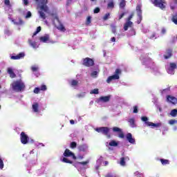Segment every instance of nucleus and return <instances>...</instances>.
<instances>
[{"mask_svg": "<svg viewBox=\"0 0 177 177\" xmlns=\"http://www.w3.org/2000/svg\"><path fill=\"white\" fill-rule=\"evenodd\" d=\"M171 21L174 24L177 25V12H176L174 15H172Z\"/></svg>", "mask_w": 177, "mask_h": 177, "instance_id": "28", "label": "nucleus"}, {"mask_svg": "<svg viewBox=\"0 0 177 177\" xmlns=\"http://www.w3.org/2000/svg\"><path fill=\"white\" fill-rule=\"evenodd\" d=\"M166 100L169 103H171V104H177V98L176 97L172 96V95H167Z\"/></svg>", "mask_w": 177, "mask_h": 177, "instance_id": "10", "label": "nucleus"}, {"mask_svg": "<svg viewBox=\"0 0 177 177\" xmlns=\"http://www.w3.org/2000/svg\"><path fill=\"white\" fill-rule=\"evenodd\" d=\"M96 132H98V133H103V135H105L108 139H110L111 138V136L109 134V132H110V129L109 127H100L95 129Z\"/></svg>", "mask_w": 177, "mask_h": 177, "instance_id": "3", "label": "nucleus"}, {"mask_svg": "<svg viewBox=\"0 0 177 177\" xmlns=\"http://www.w3.org/2000/svg\"><path fill=\"white\" fill-rule=\"evenodd\" d=\"M22 1L26 6H27V5H28V0H22Z\"/></svg>", "mask_w": 177, "mask_h": 177, "instance_id": "60", "label": "nucleus"}, {"mask_svg": "<svg viewBox=\"0 0 177 177\" xmlns=\"http://www.w3.org/2000/svg\"><path fill=\"white\" fill-rule=\"evenodd\" d=\"M71 86H77L78 85V80H72L71 82Z\"/></svg>", "mask_w": 177, "mask_h": 177, "instance_id": "35", "label": "nucleus"}, {"mask_svg": "<svg viewBox=\"0 0 177 177\" xmlns=\"http://www.w3.org/2000/svg\"><path fill=\"white\" fill-rule=\"evenodd\" d=\"M91 95H99V89L95 88L90 92Z\"/></svg>", "mask_w": 177, "mask_h": 177, "instance_id": "36", "label": "nucleus"}, {"mask_svg": "<svg viewBox=\"0 0 177 177\" xmlns=\"http://www.w3.org/2000/svg\"><path fill=\"white\" fill-rule=\"evenodd\" d=\"M142 121H143L144 122H145L147 127H151L152 128H158L160 127H161V123H153L151 122H148L149 118H147V117L146 116H142L141 118Z\"/></svg>", "mask_w": 177, "mask_h": 177, "instance_id": "2", "label": "nucleus"}, {"mask_svg": "<svg viewBox=\"0 0 177 177\" xmlns=\"http://www.w3.org/2000/svg\"><path fill=\"white\" fill-rule=\"evenodd\" d=\"M114 80H120V75H113L109 76L106 80V82H107V84H110V82H111Z\"/></svg>", "mask_w": 177, "mask_h": 177, "instance_id": "15", "label": "nucleus"}, {"mask_svg": "<svg viewBox=\"0 0 177 177\" xmlns=\"http://www.w3.org/2000/svg\"><path fill=\"white\" fill-rule=\"evenodd\" d=\"M59 23V26H57V30H59V31H62V32H66V28L64 27V26L63 25V24H62V22H58Z\"/></svg>", "mask_w": 177, "mask_h": 177, "instance_id": "20", "label": "nucleus"}, {"mask_svg": "<svg viewBox=\"0 0 177 177\" xmlns=\"http://www.w3.org/2000/svg\"><path fill=\"white\" fill-rule=\"evenodd\" d=\"M152 3L156 8H160L162 10L165 9V0H151Z\"/></svg>", "mask_w": 177, "mask_h": 177, "instance_id": "4", "label": "nucleus"}, {"mask_svg": "<svg viewBox=\"0 0 177 177\" xmlns=\"http://www.w3.org/2000/svg\"><path fill=\"white\" fill-rule=\"evenodd\" d=\"M28 42L32 48H37V43L35 41H32L31 40H28Z\"/></svg>", "mask_w": 177, "mask_h": 177, "instance_id": "40", "label": "nucleus"}, {"mask_svg": "<svg viewBox=\"0 0 177 177\" xmlns=\"http://www.w3.org/2000/svg\"><path fill=\"white\" fill-rule=\"evenodd\" d=\"M31 70L33 72L38 71V67H37V66H32L31 67Z\"/></svg>", "mask_w": 177, "mask_h": 177, "instance_id": "55", "label": "nucleus"}, {"mask_svg": "<svg viewBox=\"0 0 177 177\" xmlns=\"http://www.w3.org/2000/svg\"><path fill=\"white\" fill-rule=\"evenodd\" d=\"M129 124H130V127L131 128H135L136 127V124H135V119L133 118H131L129 120Z\"/></svg>", "mask_w": 177, "mask_h": 177, "instance_id": "30", "label": "nucleus"}, {"mask_svg": "<svg viewBox=\"0 0 177 177\" xmlns=\"http://www.w3.org/2000/svg\"><path fill=\"white\" fill-rule=\"evenodd\" d=\"M132 27H133V22L126 21V22L124 24L123 28L124 31H128V28H132Z\"/></svg>", "mask_w": 177, "mask_h": 177, "instance_id": "12", "label": "nucleus"}, {"mask_svg": "<svg viewBox=\"0 0 177 177\" xmlns=\"http://www.w3.org/2000/svg\"><path fill=\"white\" fill-rule=\"evenodd\" d=\"M160 162L162 165H167L169 164V160L167 159H160Z\"/></svg>", "mask_w": 177, "mask_h": 177, "instance_id": "34", "label": "nucleus"}, {"mask_svg": "<svg viewBox=\"0 0 177 177\" xmlns=\"http://www.w3.org/2000/svg\"><path fill=\"white\" fill-rule=\"evenodd\" d=\"M40 31H41V26H39L37 28V30L34 32L33 37H35V35H37L38 32H40Z\"/></svg>", "mask_w": 177, "mask_h": 177, "instance_id": "43", "label": "nucleus"}, {"mask_svg": "<svg viewBox=\"0 0 177 177\" xmlns=\"http://www.w3.org/2000/svg\"><path fill=\"white\" fill-rule=\"evenodd\" d=\"M135 15V14L133 12H132L129 17L127 19L126 21H131V20H132V18L133 17V16Z\"/></svg>", "mask_w": 177, "mask_h": 177, "instance_id": "47", "label": "nucleus"}, {"mask_svg": "<svg viewBox=\"0 0 177 177\" xmlns=\"http://www.w3.org/2000/svg\"><path fill=\"white\" fill-rule=\"evenodd\" d=\"M121 74V69L117 68L115 71V75H120Z\"/></svg>", "mask_w": 177, "mask_h": 177, "instance_id": "51", "label": "nucleus"}, {"mask_svg": "<svg viewBox=\"0 0 177 177\" xmlns=\"http://www.w3.org/2000/svg\"><path fill=\"white\" fill-rule=\"evenodd\" d=\"M175 122H176V120H170L169 121V124L170 125H174V124H175Z\"/></svg>", "mask_w": 177, "mask_h": 177, "instance_id": "56", "label": "nucleus"}, {"mask_svg": "<svg viewBox=\"0 0 177 177\" xmlns=\"http://www.w3.org/2000/svg\"><path fill=\"white\" fill-rule=\"evenodd\" d=\"M126 15V12H123L122 13L120 16H119V20H121V19H122V17H124Z\"/></svg>", "mask_w": 177, "mask_h": 177, "instance_id": "58", "label": "nucleus"}, {"mask_svg": "<svg viewBox=\"0 0 177 177\" xmlns=\"http://www.w3.org/2000/svg\"><path fill=\"white\" fill-rule=\"evenodd\" d=\"M61 161L62 162H65L66 164H73V161L68 160V158H66V156L64 158H63Z\"/></svg>", "mask_w": 177, "mask_h": 177, "instance_id": "27", "label": "nucleus"}, {"mask_svg": "<svg viewBox=\"0 0 177 177\" xmlns=\"http://www.w3.org/2000/svg\"><path fill=\"white\" fill-rule=\"evenodd\" d=\"M170 115L171 117H176L177 115V109H173L171 111Z\"/></svg>", "mask_w": 177, "mask_h": 177, "instance_id": "37", "label": "nucleus"}, {"mask_svg": "<svg viewBox=\"0 0 177 177\" xmlns=\"http://www.w3.org/2000/svg\"><path fill=\"white\" fill-rule=\"evenodd\" d=\"M20 140L22 145H27V143H28V140H30V138L24 131H22L20 134Z\"/></svg>", "mask_w": 177, "mask_h": 177, "instance_id": "6", "label": "nucleus"}, {"mask_svg": "<svg viewBox=\"0 0 177 177\" xmlns=\"http://www.w3.org/2000/svg\"><path fill=\"white\" fill-rule=\"evenodd\" d=\"M111 31L113 34H117V28L115 26H111Z\"/></svg>", "mask_w": 177, "mask_h": 177, "instance_id": "46", "label": "nucleus"}, {"mask_svg": "<svg viewBox=\"0 0 177 177\" xmlns=\"http://www.w3.org/2000/svg\"><path fill=\"white\" fill-rule=\"evenodd\" d=\"M24 56H26L24 53H20L17 55H12L10 57V59H11V60H19L20 59H23V57H24Z\"/></svg>", "mask_w": 177, "mask_h": 177, "instance_id": "13", "label": "nucleus"}, {"mask_svg": "<svg viewBox=\"0 0 177 177\" xmlns=\"http://www.w3.org/2000/svg\"><path fill=\"white\" fill-rule=\"evenodd\" d=\"M172 49L169 48L166 50V53L165 55H164V58L167 59H171V57H172Z\"/></svg>", "mask_w": 177, "mask_h": 177, "instance_id": "14", "label": "nucleus"}, {"mask_svg": "<svg viewBox=\"0 0 177 177\" xmlns=\"http://www.w3.org/2000/svg\"><path fill=\"white\" fill-rule=\"evenodd\" d=\"M136 12H137V15L139 17V21H138V24H140V22L142 21V6L140 5H138L136 6Z\"/></svg>", "mask_w": 177, "mask_h": 177, "instance_id": "11", "label": "nucleus"}, {"mask_svg": "<svg viewBox=\"0 0 177 177\" xmlns=\"http://www.w3.org/2000/svg\"><path fill=\"white\" fill-rule=\"evenodd\" d=\"M110 18V12H107L106 14H105V15L103 17V20L104 21H106V20H109V19Z\"/></svg>", "mask_w": 177, "mask_h": 177, "instance_id": "41", "label": "nucleus"}, {"mask_svg": "<svg viewBox=\"0 0 177 177\" xmlns=\"http://www.w3.org/2000/svg\"><path fill=\"white\" fill-rule=\"evenodd\" d=\"M50 16H52L53 21H55V20H57V21L58 23H60V19H59V17L57 16V14H56V13H51Z\"/></svg>", "mask_w": 177, "mask_h": 177, "instance_id": "25", "label": "nucleus"}, {"mask_svg": "<svg viewBox=\"0 0 177 177\" xmlns=\"http://www.w3.org/2000/svg\"><path fill=\"white\" fill-rule=\"evenodd\" d=\"M176 68H177L176 64L175 62H171L169 67L167 68V73L169 74H174Z\"/></svg>", "mask_w": 177, "mask_h": 177, "instance_id": "9", "label": "nucleus"}, {"mask_svg": "<svg viewBox=\"0 0 177 177\" xmlns=\"http://www.w3.org/2000/svg\"><path fill=\"white\" fill-rule=\"evenodd\" d=\"M92 23V17L91 16L87 17L86 21V26H89Z\"/></svg>", "mask_w": 177, "mask_h": 177, "instance_id": "33", "label": "nucleus"}, {"mask_svg": "<svg viewBox=\"0 0 177 177\" xmlns=\"http://www.w3.org/2000/svg\"><path fill=\"white\" fill-rule=\"evenodd\" d=\"M170 8H171V10H174L175 9V6H174V4H172V3H171Z\"/></svg>", "mask_w": 177, "mask_h": 177, "instance_id": "62", "label": "nucleus"}, {"mask_svg": "<svg viewBox=\"0 0 177 177\" xmlns=\"http://www.w3.org/2000/svg\"><path fill=\"white\" fill-rule=\"evenodd\" d=\"M4 164L2 158H0V169H3Z\"/></svg>", "mask_w": 177, "mask_h": 177, "instance_id": "49", "label": "nucleus"}, {"mask_svg": "<svg viewBox=\"0 0 177 177\" xmlns=\"http://www.w3.org/2000/svg\"><path fill=\"white\" fill-rule=\"evenodd\" d=\"M47 3H48V0L41 1V6H40V9L41 10H43L46 13H48V12H49V8L48 7V6H46Z\"/></svg>", "mask_w": 177, "mask_h": 177, "instance_id": "8", "label": "nucleus"}, {"mask_svg": "<svg viewBox=\"0 0 177 177\" xmlns=\"http://www.w3.org/2000/svg\"><path fill=\"white\" fill-rule=\"evenodd\" d=\"M91 75L94 78H96L97 77V71H93L91 73Z\"/></svg>", "mask_w": 177, "mask_h": 177, "instance_id": "52", "label": "nucleus"}, {"mask_svg": "<svg viewBox=\"0 0 177 177\" xmlns=\"http://www.w3.org/2000/svg\"><path fill=\"white\" fill-rule=\"evenodd\" d=\"M73 152L68 149H66L64 152V157H71L73 156Z\"/></svg>", "mask_w": 177, "mask_h": 177, "instance_id": "19", "label": "nucleus"}, {"mask_svg": "<svg viewBox=\"0 0 177 177\" xmlns=\"http://www.w3.org/2000/svg\"><path fill=\"white\" fill-rule=\"evenodd\" d=\"M39 15H40V17L43 19V20H45V19H46V15L44 13V12L39 11Z\"/></svg>", "mask_w": 177, "mask_h": 177, "instance_id": "38", "label": "nucleus"}, {"mask_svg": "<svg viewBox=\"0 0 177 177\" xmlns=\"http://www.w3.org/2000/svg\"><path fill=\"white\" fill-rule=\"evenodd\" d=\"M138 112L139 111L138 110V106H134L133 113L134 114H138Z\"/></svg>", "mask_w": 177, "mask_h": 177, "instance_id": "50", "label": "nucleus"}, {"mask_svg": "<svg viewBox=\"0 0 177 177\" xmlns=\"http://www.w3.org/2000/svg\"><path fill=\"white\" fill-rule=\"evenodd\" d=\"M32 107V110L35 113H38V111H39L38 109L39 107V105L38 104V103L36 102V103L33 104Z\"/></svg>", "mask_w": 177, "mask_h": 177, "instance_id": "24", "label": "nucleus"}, {"mask_svg": "<svg viewBox=\"0 0 177 177\" xmlns=\"http://www.w3.org/2000/svg\"><path fill=\"white\" fill-rule=\"evenodd\" d=\"M39 40L41 42H48L49 41V35H46L44 36H42L39 38Z\"/></svg>", "mask_w": 177, "mask_h": 177, "instance_id": "23", "label": "nucleus"}, {"mask_svg": "<svg viewBox=\"0 0 177 177\" xmlns=\"http://www.w3.org/2000/svg\"><path fill=\"white\" fill-rule=\"evenodd\" d=\"M109 145L113 147H117V146H118V142L113 140L109 142Z\"/></svg>", "mask_w": 177, "mask_h": 177, "instance_id": "29", "label": "nucleus"}, {"mask_svg": "<svg viewBox=\"0 0 177 177\" xmlns=\"http://www.w3.org/2000/svg\"><path fill=\"white\" fill-rule=\"evenodd\" d=\"M70 147L71 149H75V147H77V142H71Z\"/></svg>", "mask_w": 177, "mask_h": 177, "instance_id": "45", "label": "nucleus"}, {"mask_svg": "<svg viewBox=\"0 0 177 177\" xmlns=\"http://www.w3.org/2000/svg\"><path fill=\"white\" fill-rule=\"evenodd\" d=\"M167 32V30H165V28H162L161 30V34H165Z\"/></svg>", "mask_w": 177, "mask_h": 177, "instance_id": "61", "label": "nucleus"}, {"mask_svg": "<svg viewBox=\"0 0 177 177\" xmlns=\"http://www.w3.org/2000/svg\"><path fill=\"white\" fill-rule=\"evenodd\" d=\"M133 35H136V30L133 28H131L128 33L127 37H133Z\"/></svg>", "mask_w": 177, "mask_h": 177, "instance_id": "21", "label": "nucleus"}, {"mask_svg": "<svg viewBox=\"0 0 177 177\" xmlns=\"http://www.w3.org/2000/svg\"><path fill=\"white\" fill-rule=\"evenodd\" d=\"M7 73L10 75V78H16V74L13 72L12 68H8Z\"/></svg>", "mask_w": 177, "mask_h": 177, "instance_id": "18", "label": "nucleus"}, {"mask_svg": "<svg viewBox=\"0 0 177 177\" xmlns=\"http://www.w3.org/2000/svg\"><path fill=\"white\" fill-rule=\"evenodd\" d=\"M83 66H85L86 67H92L95 66V61L92 58L90 57H86L83 59L82 62Z\"/></svg>", "mask_w": 177, "mask_h": 177, "instance_id": "5", "label": "nucleus"}, {"mask_svg": "<svg viewBox=\"0 0 177 177\" xmlns=\"http://www.w3.org/2000/svg\"><path fill=\"white\" fill-rule=\"evenodd\" d=\"M126 5H127V2L125 1V0H122L120 3V9H124V8H125Z\"/></svg>", "mask_w": 177, "mask_h": 177, "instance_id": "32", "label": "nucleus"}, {"mask_svg": "<svg viewBox=\"0 0 177 177\" xmlns=\"http://www.w3.org/2000/svg\"><path fill=\"white\" fill-rule=\"evenodd\" d=\"M89 161H84V162H79L78 164H80V165H86V164H88Z\"/></svg>", "mask_w": 177, "mask_h": 177, "instance_id": "54", "label": "nucleus"}, {"mask_svg": "<svg viewBox=\"0 0 177 177\" xmlns=\"http://www.w3.org/2000/svg\"><path fill=\"white\" fill-rule=\"evenodd\" d=\"M39 89H40V91H46V89H48V88L46 87V85L43 84L40 86Z\"/></svg>", "mask_w": 177, "mask_h": 177, "instance_id": "48", "label": "nucleus"}, {"mask_svg": "<svg viewBox=\"0 0 177 177\" xmlns=\"http://www.w3.org/2000/svg\"><path fill=\"white\" fill-rule=\"evenodd\" d=\"M77 149L79 151H83L84 153H85V151L88 150V145H86V144H83V145H79L77 147Z\"/></svg>", "mask_w": 177, "mask_h": 177, "instance_id": "17", "label": "nucleus"}, {"mask_svg": "<svg viewBox=\"0 0 177 177\" xmlns=\"http://www.w3.org/2000/svg\"><path fill=\"white\" fill-rule=\"evenodd\" d=\"M85 96V93L77 94V97H84Z\"/></svg>", "mask_w": 177, "mask_h": 177, "instance_id": "59", "label": "nucleus"}, {"mask_svg": "<svg viewBox=\"0 0 177 177\" xmlns=\"http://www.w3.org/2000/svg\"><path fill=\"white\" fill-rule=\"evenodd\" d=\"M12 88L15 92H21V91H24L26 85H24L21 80H17L12 84Z\"/></svg>", "mask_w": 177, "mask_h": 177, "instance_id": "1", "label": "nucleus"}, {"mask_svg": "<svg viewBox=\"0 0 177 177\" xmlns=\"http://www.w3.org/2000/svg\"><path fill=\"white\" fill-rule=\"evenodd\" d=\"M169 88H165V89H163L161 92V94L162 95H167L169 92Z\"/></svg>", "mask_w": 177, "mask_h": 177, "instance_id": "42", "label": "nucleus"}, {"mask_svg": "<svg viewBox=\"0 0 177 177\" xmlns=\"http://www.w3.org/2000/svg\"><path fill=\"white\" fill-rule=\"evenodd\" d=\"M111 42H115V37H111Z\"/></svg>", "mask_w": 177, "mask_h": 177, "instance_id": "64", "label": "nucleus"}, {"mask_svg": "<svg viewBox=\"0 0 177 177\" xmlns=\"http://www.w3.org/2000/svg\"><path fill=\"white\" fill-rule=\"evenodd\" d=\"M113 132H115L118 134V138H120V139H124L125 138V134H124V131H122V129H121L120 127H114L112 129Z\"/></svg>", "mask_w": 177, "mask_h": 177, "instance_id": "7", "label": "nucleus"}, {"mask_svg": "<svg viewBox=\"0 0 177 177\" xmlns=\"http://www.w3.org/2000/svg\"><path fill=\"white\" fill-rule=\"evenodd\" d=\"M100 100L104 102V103H107V102H110V95L100 97Z\"/></svg>", "mask_w": 177, "mask_h": 177, "instance_id": "22", "label": "nucleus"}, {"mask_svg": "<svg viewBox=\"0 0 177 177\" xmlns=\"http://www.w3.org/2000/svg\"><path fill=\"white\" fill-rule=\"evenodd\" d=\"M125 160H129V158L122 157L120 158V165H122V167H125Z\"/></svg>", "mask_w": 177, "mask_h": 177, "instance_id": "26", "label": "nucleus"}, {"mask_svg": "<svg viewBox=\"0 0 177 177\" xmlns=\"http://www.w3.org/2000/svg\"><path fill=\"white\" fill-rule=\"evenodd\" d=\"M100 8L99 7H97L93 10V13L95 14L100 13Z\"/></svg>", "mask_w": 177, "mask_h": 177, "instance_id": "53", "label": "nucleus"}, {"mask_svg": "<svg viewBox=\"0 0 177 177\" xmlns=\"http://www.w3.org/2000/svg\"><path fill=\"white\" fill-rule=\"evenodd\" d=\"M71 157H72L73 160H77V156H75V154H74V153H73V155H71Z\"/></svg>", "mask_w": 177, "mask_h": 177, "instance_id": "63", "label": "nucleus"}, {"mask_svg": "<svg viewBox=\"0 0 177 177\" xmlns=\"http://www.w3.org/2000/svg\"><path fill=\"white\" fill-rule=\"evenodd\" d=\"M31 12L28 11L26 14V18L29 19V17H31Z\"/></svg>", "mask_w": 177, "mask_h": 177, "instance_id": "57", "label": "nucleus"}, {"mask_svg": "<svg viewBox=\"0 0 177 177\" xmlns=\"http://www.w3.org/2000/svg\"><path fill=\"white\" fill-rule=\"evenodd\" d=\"M4 5L8 6V8H12V5L10 4V0H4Z\"/></svg>", "mask_w": 177, "mask_h": 177, "instance_id": "39", "label": "nucleus"}, {"mask_svg": "<svg viewBox=\"0 0 177 177\" xmlns=\"http://www.w3.org/2000/svg\"><path fill=\"white\" fill-rule=\"evenodd\" d=\"M34 93H35L36 95H38V93H39V92H41V89L39 87H35L33 90Z\"/></svg>", "mask_w": 177, "mask_h": 177, "instance_id": "44", "label": "nucleus"}, {"mask_svg": "<svg viewBox=\"0 0 177 177\" xmlns=\"http://www.w3.org/2000/svg\"><path fill=\"white\" fill-rule=\"evenodd\" d=\"M126 138L129 143H131L132 145L135 144V138H132V133H128L126 135Z\"/></svg>", "mask_w": 177, "mask_h": 177, "instance_id": "16", "label": "nucleus"}, {"mask_svg": "<svg viewBox=\"0 0 177 177\" xmlns=\"http://www.w3.org/2000/svg\"><path fill=\"white\" fill-rule=\"evenodd\" d=\"M114 8V1H111L107 4V8L108 9H113Z\"/></svg>", "mask_w": 177, "mask_h": 177, "instance_id": "31", "label": "nucleus"}]
</instances>
